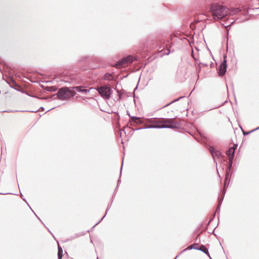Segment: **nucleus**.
<instances>
[{"label": "nucleus", "mask_w": 259, "mask_h": 259, "mask_svg": "<svg viewBox=\"0 0 259 259\" xmlns=\"http://www.w3.org/2000/svg\"><path fill=\"white\" fill-rule=\"evenodd\" d=\"M200 64H201V62H199V63H198V67H199V69H198V72L199 73L201 71V67L200 66Z\"/></svg>", "instance_id": "28"}, {"label": "nucleus", "mask_w": 259, "mask_h": 259, "mask_svg": "<svg viewBox=\"0 0 259 259\" xmlns=\"http://www.w3.org/2000/svg\"><path fill=\"white\" fill-rule=\"evenodd\" d=\"M61 80L64 82H68L70 84H76L78 81L76 79V75H71L70 76H64Z\"/></svg>", "instance_id": "11"}, {"label": "nucleus", "mask_w": 259, "mask_h": 259, "mask_svg": "<svg viewBox=\"0 0 259 259\" xmlns=\"http://www.w3.org/2000/svg\"><path fill=\"white\" fill-rule=\"evenodd\" d=\"M44 109H45V108H44V107H40V108H39V110H41V111H44Z\"/></svg>", "instance_id": "33"}, {"label": "nucleus", "mask_w": 259, "mask_h": 259, "mask_svg": "<svg viewBox=\"0 0 259 259\" xmlns=\"http://www.w3.org/2000/svg\"><path fill=\"white\" fill-rule=\"evenodd\" d=\"M26 94L27 95L29 96V95L27 93H26ZM31 97L37 98L38 99H41L45 100H48L49 99H51L53 96L52 95V96H45V97L40 98V97H38L37 96L35 95V96H31Z\"/></svg>", "instance_id": "20"}, {"label": "nucleus", "mask_w": 259, "mask_h": 259, "mask_svg": "<svg viewBox=\"0 0 259 259\" xmlns=\"http://www.w3.org/2000/svg\"><path fill=\"white\" fill-rule=\"evenodd\" d=\"M210 12L213 19L220 20L228 15H233L242 11L240 8H228L219 4H212L210 6Z\"/></svg>", "instance_id": "2"}, {"label": "nucleus", "mask_w": 259, "mask_h": 259, "mask_svg": "<svg viewBox=\"0 0 259 259\" xmlns=\"http://www.w3.org/2000/svg\"><path fill=\"white\" fill-rule=\"evenodd\" d=\"M209 151L211 153V156H212L214 161L215 162L216 165H217V162L215 161V158H217L219 160L221 161H226V159L224 155L222 154V152L215 149L214 146H210L209 147Z\"/></svg>", "instance_id": "8"}, {"label": "nucleus", "mask_w": 259, "mask_h": 259, "mask_svg": "<svg viewBox=\"0 0 259 259\" xmlns=\"http://www.w3.org/2000/svg\"><path fill=\"white\" fill-rule=\"evenodd\" d=\"M201 64L203 65L204 66H207V64H205V63H201Z\"/></svg>", "instance_id": "34"}, {"label": "nucleus", "mask_w": 259, "mask_h": 259, "mask_svg": "<svg viewBox=\"0 0 259 259\" xmlns=\"http://www.w3.org/2000/svg\"><path fill=\"white\" fill-rule=\"evenodd\" d=\"M122 132H124V134H125V132L124 131V130H121L119 132V133H118V134L120 135V137H121Z\"/></svg>", "instance_id": "27"}, {"label": "nucleus", "mask_w": 259, "mask_h": 259, "mask_svg": "<svg viewBox=\"0 0 259 259\" xmlns=\"http://www.w3.org/2000/svg\"><path fill=\"white\" fill-rule=\"evenodd\" d=\"M199 246H200L199 245L198 243H195L193 244H192V245H190V246H188V247H187L186 248L183 250L181 252H180L176 256V257L174 259H176L180 254H181L182 253H183L184 252H185V251H186L187 250H191L192 249H195V250H198V249H199Z\"/></svg>", "instance_id": "12"}, {"label": "nucleus", "mask_w": 259, "mask_h": 259, "mask_svg": "<svg viewBox=\"0 0 259 259\" xmlns=\"http://www.w3.org/2000/svg\"><path fill=\"white\" fill-rule=\"evenodd\" d=\"M216 227H215V228H214V229H213V232H214V230L215 229Z\"/></svg>", "instance_id": "38"}, {"label": "nucleus", "mask_w": 259, "mask_h": 259, "mask_svg": "<svg viewBox=\"0 0 259 259\" xmlns=\"http://www.w3.org/2000/svg\"><path fill=\"white\" fill-rule=\"evenodd\" d=\"M192 57L194 59V60L196 61V58L194 57L193 51L192 50Z\"/></svg>", "instance_id": "30"}, {"label": "nucleus", "mask_w": 259, "mask_h": 259, "mask_svg": "<svg viewBox=\"0 0 259 259\" xmlns=\"http://www.w3.org/2000/svg\"><path fill=\"white\" fill-rule=\"evenodd\" d=\"M199 249H198V250H200V251H202L205 254L208 255L209 257H210L209 254L208 249L204 245H201L199 247Z\"/></svg>", "instance_id": "17"}, {"label": "nucleus", "mask_w": 259, "mask_h": 259, "mask_svg": "<svg viewBox=\"0 0 259 259\" xmlns=\"http://www.w3.org/2000/svg\"><path fill=\"white\" fill-rule=\"evenodd\" d=\"M136 60H137V57L132 55H128L126 57H123L117 62L115 64V66L116 68L124 67L128 64H131Z\"/></svg>", "instance_id": "7"}, {"label": "nucleus", "mask_w": 259, "mask_h": 259, "mask_svg": "<svg viewBox=\"0 0 259 259\" xmlns=\"http://www.w3.org/2000/svg\"><path fill=\"white\" fill-rule=\"evenodd\" d=\"M42 88L44 89V90L48 92H55L57 90V88L56 86H42Z\"/></svg>", "instance_id": "16"}, {"label": "nucleus", "mask_w": 259, "mask_h": 259, "mask_svg": "<svg viewBox=\"0 0 259 259\" xmlns=\"http://www.w3.org/2000/svg\"><path fill=\"white\" fill-rule=\"evenodd\" d=\"M73 90H75L76 91L81 93L83 94L87 95L90 92V90L84 89L82 86H76L73 88Z\"/></svg>", "instance_id": "15"}, {"label": "nucleus", "mask_w": 259, "mask_h": 259, "mask_svg": "<svg viewBox=\"0 0 259 259\" xmlns=\"http://www.w3.org/2000/svg\"><path fill=\"white\" fill-rule=\"evenodd\" d=\"M110 206H109V205H108L107 206V208L106 209V213H105V214L101 219V220L98 222L93 227V228H95V227L96 226H97V225H98L102 220L105 217L106 215L107 214V212L109 210V209H110Z\"/></svg>", "instance_id": "21"}, {"label": "nucleus", "mask_w": 259, "mask_h": 259, "mask_svg": "<svg viewBox=\"0 0 259 259\" xmlns=\"http://www.w3.org/2000/svg\"><path fill=\"white\" fill-rule=\"evenodd\" d=\"M258 129H259V126H258V127H257V128H255V129H254V130H252V131H250V132H247V133H243V135H244V136H246V135H247L249 134V133H251V132H253V131H256V130H258Z\"/></svg>", "instance_id": "26"}, {"label": "nucleus", "mask_w": 259, "mask_h": 259, "mask_svg": "<svg viewBox=\"0 0 259 259\" xmlns=\"http://www.w3.org/2000/svg\"><path fill=\"white\" fill-rule=\"evenodd\" d=\"M237 147V144H234L233 146L229 148L226 151V155L230 157H234L235 152Z\"/></svg>", "instance_id": "13"}, {"label": "nucleus", "mask_w": 259, "mask_h": 259, "mask_svg": "<svg viewBox=\"0 0 259 259\" xmlns=\"http://www.w3.org/2000/svg\"><path fill=\"white\" fill-rule=\"evenodd\" d=\"M100 95L105 100H109L112 94V90L108 85H103L96 88Z\"/></svg>", "instance_id": "6"}, {"label": "nucleus", "mask_w": 259, "mask_h": 259, "mask_svg": "<svg viewBox=\"0 0 259 259\" xmlns=\"http://www.w3.org/2000/svg\"><path fill=\"white\" fill-rule=\"evenodd\" d=\"M130 122H133L136 124H142L144 123V118L140 117L132 116L131 117Z\"/></svg>", "instance_id": "14"}, {"label": "nucleus", "mask_w": 259, "mask_h": 259, "mask_svg": "<svg viewBox=\"0 0 259 259\" xmlns=\"http://www.w3.org/2000/svg\"><path fill=\"white\" fill-rule=\"evenodd\" d=\"M226 56H224V60L222 61L218 68V73L220 76H224L227 71V63L226 60Z\"/></svg>", "instance_id": "9"}, {"label": "nucleus", "mask_w": 259, "mask_h": 259, "mask_svg": "<svg viewBox=\"0 0 259 259\" xmlns=\"http://www.w3.org/2000/svg\"><path fill=\"white\" fill-rule=\"evenodd\" d=\"M126 113H127V114L129 116L130 118V121L131 120V117H132V116H131L130 114V112L128 110L126 111Z\"/></svg>", "instance_id": "29"}, {"label": "nucleus", "mask_w": 259, "mask_h": 259, "mask_svg": "<svg viewBox=\"0 0 259 259\" xmlns=\"http://www.w3.org/2000/svg\"><path fill=\"white\" fill-rule=\"evenodd\" d=\"M119 183V180H118V182H117V184H118Z\"/></svg>", "instance_id": "39"}, {"label": "nucleus", "mask_w": 259, "mask_h": 259, "mask_svg": "<svg viewBox=\"0 0 259 259\" xmlns=\"http://www.w3.org/2000/svg\"><path fill=\"white\" fill-rule=\"evenodd\" d=\"M217 171H218V175H219V177H220V175H219V171H218V170H217Z\"/></svg>", "instance_id": "37"}, {"label": "nucleus", "mask_w": 259, "mask_h": 259, "mask_svg": "<svg viewBox=\"0 0 259 259\" xmlns=\"http://www.w3.org/2000/svg\"><path fill=\"white\" fill-rule=\"evenodd\" d=\"M123 162V159H122V164H121V169H120V176L121 175V170H122V169Z\"/></svg>", "instance_id": "31"}, {"label": "nucleus", "mask_w": 259, "mask_h": 259, "mask_svg": "<svg viewBox=\"0 0 259 259\" xmlns=\"http://www.w3.org/2000/svg\"><path fill=\"white\" fill-rule=\"evenodd\" d=\"M231 170H232V169H229L228 167H227L226 170L225 180V182H224V188H223V189L222 191L223 195L221 197L219 196V197H218V206H217V209H216V211L213 214V215H212V218L210 219L209 222L207 223V226H208L209 225L210 223L213 220L215 216V213L217 212H218L219 213L220 212V207H221V204L222 203V202L223 201L225 194L226 192V189H227V187H228V186L229 185V181H230V178H231V176H232Z\"/></svg>", "instance_id": "4"}, {"label": "nucleus", "mask_w": 259, "mask_h": 259, "mask_svg": "<svg viewBox=\"0 0 259 259\" xmlns=\"http://www.w3.org/2000/svg\"><path fill=\"white\" fill-rule=\"evenodd\" d=\"M182 98H183V97H179V98H177L176 99L174 100L173 101H171L170 103H169L166 104L165 105H164V106H163L161 108L168 106L171 104H172L173 103H175V102H176L177 101H178L180 99H181Z\"/></svg>", "instance_id": "22"}, {"label": "nucleus", "mask_w": 259, "mask_h": 259, "mask_svg": "<svg viewBox=\"0 0 259 259\" xmlns=\"http://www.w3.org/2000/svg\"><path fill=\"white\" fill-rule=\"evenodd\" d=\"M58 259H62L63 257V249L59 245H58Z\"/></svg>", "instance_id": "19"}, {"label": "nucleus", "mask_w": 259, "mask_h": 259, "mask_svg": "<svg viewBox=\"0 0 259 259\" xmlns=\"http://www.w3.org/2000/svg\"><path fill=\"white\" fill-rule=\"evenodd\" d=\"M21 198L25 202H26V200L24 198V197H23V195L22 194H21Z\"/></svg>", "instance_id": "32"}, {"label": "nucleus", "mask_w": 259, "mask_h": 259, "mask_svg": "<svg viewBox=\"0 0 259 259\" xmlns=\"http://www.w3.org/2000/svg\"><path fill=\"white\" fill-rule=\"evenodd\" d=\"M35 215H36V217L38 218V219H39V220H40L39 218H38V217L36 215V214L35 213Z\"/></svg>", "instance_id": "36"}, {"label": "nucleus", "mask_w": 259, "mask_h": 259, "mask_svg": "<svg viewBox=\"0 0 259 259\" xmlns=\"http://www.w3.org/2000/svg\"><path fill=\"white\" fill-rule=\"evenodd\" d=\"M8 193H0V194H3V195H6V194H8Z\"/></svg>", "instance_id": "35"}, {"label": "nucleus", "mask_w": 259, "mask_h": 259, "mask_svg": "<svg viewBox=\"0 0 259 259\" xmlns=\"http://www.w3.org/2000/svg\"><path fill=\"white\" fill-rule=\"evenodd\" d=\"M6 81L11 88H13L21 93H26L23 89L20 88V85L16 82L12 77H9Z\"/></svg>", "instance_id": "10"}, {"label": "nucleus", "mask_w": 259, "mask_h": 259, "mask_svg": "<svg viewBox=\"0 0 259 259\" xmlns=\"http://www.w3.org/2000/svg\"><path fill=\"white\" fill-rule=\"evenodd\" d=\"M83 234H81V233H79V234H75V235H74L73 236H72L70 240H72V239H74L75 238H77L82 235H83ZM67 240H69V239H67Z\"/></svg>", "instance_id": "25"}, {"label": "nucleus", "mask_w": 259, "mask_h": 259, "mask_svg": "<svg viewBox=\"0 0 259 259\" xmlns=\"http://www.w3.org/2000/svg\"><path fill=\"white\" fill-rule=\"evenodd\" d=\"M30 209H31V210L33 212V211L32 210V209H31V207H30Z\"/></svg>", "instance_id": "40"}, {"label": "nucleus", "mask_w": 259, "mask_h": 259, "mask_svg": "<svg viewBox=\"0 0 259 259\" xmlns=\"http://www.w3.org/2000/svg\"><path fill=\"white\" fill-rule=\"evenodd\" d=\"M234 157H228L229 161L228 162V165L227 167H228L229 169H232Z\"/></svg>", "instance_id": "18"}, {"label": "nucleus", "mask_w": 259, "mask_h": 259, "mask_svg": "<svg viewBox=\"0 0 259 259\" xmlns=\"http://www.w3.org/2000/svg\"><path fill=\"white\" fill-rule=\"evenodd\" d=\"M145 123L149 124L145 127H141L135 130H140L145 128H171L177 129L179 127V122L174 118H152L145 119Z\"/></svg>", "instance_id": "1"}, {"label": "nucleus", "mask_w": 259, "mask_h": 259, "mask_svg": "<svg viewBox=\"0 0 259 259\" xmlns=\"http://www.w3.org/2000/svg\"><path fill=\"white\" fill-rule=\"evenodd\" d=\"M75 94V91L72 90L71 88L62 87L58 90L56 94L53 95V96H56L58 99L64 101L74 97Z\"/></svg>", "instance_id": "5"}, {"label": "nucleus", "mask_w": 259, "mask_h": 259, "mask_svg": "<svg viewBox=\"0 0 259 259\" xmlns=\"http://www.w3.org/2000/svg\"><path fill=\"white\" fill-rule=\"evenodd\" d=\"M117 94L118 95V100H119L121 99V98L122 97V94H124L125 93V91L124 90H122V91L117 90Z\"/></svg>", "instance_id": "23"}, {"label": "nucleus", "mask_w": 259, "mask_h": 259, "mask_svg": "<svg viewBox=\"0 0 259 259\" xmlns=\"http://www.w3.org/2000/svg\"><path fill=\"white\" fill-rule=\"evenodd\" d=\"M151 45L153 48H156L159 52L162 53V55H167L171 52L170 48L172 43L171 40L160 36L152 39Z\"/></svg>", "instance_id": "3"}, {"label": "nucleus", "mask_w": 259, "mask_h": 259, "mask_svg": "<svg viewBox=\"0 0 259 259\" xmlns=\"http://www.w3.org/2000/svg\"><path fill=\"white\" fill-rule=\"evenodd\" d=\"M88 58V56H82V57H81L78 62L79 63H81V62H85Z\"/></svg>", "instance_id": "24"}]
</instances>
